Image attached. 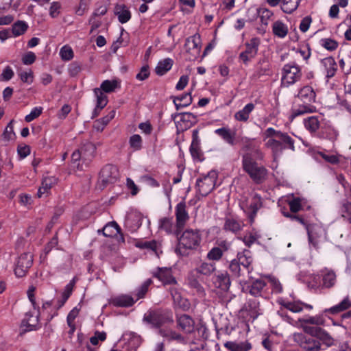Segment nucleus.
<instances>
[{
  "label": "nucleus",
  "mask_w": 351,
  "mask_h": 351,
  "mask_svg": "<svg viewBox=\"0 0 351 351\" xmlns=\"http://www.w3.org/2000/svg\"><path fill=\"white\" fill-rule=\"evenodd\" d=\"M245 146L243 149L246 153L243 156V169L249 174L250 178L256 182H262L267 176V170L261 166H258L256 162L253 160L250 152H254L256 154L257 158H262V152L254 145V141L249 138H243Z\"/></svg>",
  "instance_id": "1"
},
{
  "label": "nucleus",
  "mask_w": 351,
  "mask_h": 351,
  "mask_svg": "<svg viewBox=\"0 0 351 351\" xmlns=\"http://www.w3.org/2000/svg\"><path fill=\"white\" fill-rule=\"evenodd\" d=\"M263 141L265 147L269 149L274 156V160L287 148L294 149V141L287 134L268 128L263 134Z\"/></svg>",
  "instance_id": "2"
},
{
  "label": "nucleus",
  "mask_w": 351,
  "mask_h": 351,
  "mask_svg": "<svg viewBox=\"0 0 351 351\" xmlns=\"http://www.w3.org/2000/svg\"><path fill=\"white\" fill-rule=\"evenodd\" d=\"M201 241L202 235L199 230L188 228L179 238L176 252L181 256H186L189 250H196L199 246Z\"/></svg>",
  "instance_id": "3"
},
{
  "label": "nucleus",
  "mask_w": 351,
  "mask_h": 351,
  "mask_svg": "<svg viewBox=\"0 0 351 351\" xmlns=\"http://www.w3.org/2000/svg\"><path fill=\"white\" fill-rule=\"evenodd\" d=\"M306 280L311 288L330 289L337 283V275L333 270L324 268L320 271L319 275H309Z\"/></svg>",
  "instance_id": "4"
},
{
  "label": "nucleus",
  "mask_w": 351,
  "mask_h": 351,
  "mask_svg": "<svg viewBox=\"0 0 351 351\" xmlns=\"http://www.w3.org/2000/svg\"><path fill=\"white\" fill-rule=\"evenodd\" d=\"M302 69L295 62L285 64L281 71V84L289 87L299 82L302 77Z\"/></svg>",
  "instance_id": "5"
},
{
  "label": "nucleus",
  "mask_w": 351,
  "mask_h": 351,
  "mask_svg": "<svg viewBox=\"0 0 351 351\" xmlns=\"http://www.w3.org/2000/svg\"><path fill=\"white\" fill-rule=\"evenodd\" d=\"M285 216L290 217L292 219H295L302 224L306 226L308 235V241L310 244L314 247H317L318 243L322 240H324L326 237V230L321 224L315 223L310 226H306L304 221L295 215H289V213H284Z\"/></svg>",
  "instance_id": "6"
},
{
  "label": "nucleus",
  "mask_w": 351,
  "mask_h": 351,
  "mask_svg": "<svg viewBox=\"0 0 351 351\" xmlns=\"http://www.w3.org/2000/svg\"><path fill=\"white\" fill-rule=\"evenodd\" d=\"M262 202L261 196L252 193L247 196H243L239 202L241 208L248 216L251 221L253 220L258 210L261 207Z\"/></svg>",
  "instance_id": "7"
},
{
  "label": "nucleus",
  "mask_w": 351,
  "mask_h": 351,
  "mask_svg": "<svg viewBox=\"0 0 351 351\" xmlns=\"http://www.w3.org/2000/svg\"><path fill=\"white\" fill-rule=\"evenodd\" d=\"M217 178V173L210 171L206 175H202L197 180L196 185L198 191L202 196L209 194L215 188Z\"/></svg>",
  "instance_id": "8"
},
{
  "label": "nucleus",
  "mask_w": 351,
  "mask_h": 351,
  "mask_svg": "<svg viewBox=\"0 0 351 351\" xmlns=\"http://www.w3.org/2000/svg\"><path fill=\"white\" fill-rule=\"evenodd\" d=\"M144 321L154 327H160L166 324L172 323L173 319L170 311H152L145 315Z\"/></svg>",
  "instance_id": "9"
},
{
  "label": "nucleus",
  "mask_w": 351,
  "mask_h": 351,
  "mask_svg": "<svg viewBox=\"0 0 351 351\" xmlns=\"http://www.w3.org/2000/svg\"><path fill=\"white\" fill-rule=\"evenodd\" d=\"M33 263V255L30 252L23 253L20 255L16 262L14 274L16 277L21 278L25 276L28 269Z\"/></svg>",
  "instance_id": "10"
},
{
  "label": "nucleus",
  "mask_w": 351,
  "mask_h": 351,
  "mask_svg": "<svg viewBox=\"0 0 351 351\" xmlns=\"http://www.w3.org/2000/svg\"><path fill=\"white\" fill-rule=\"evenodd\" d=\"M123 349L126 351H135L141 343V337L134 332H126L118 341Z\"/></svg>",
  "instance_id": "11"
},
{
  "label": "nucleus",
  "mask_w": 351,
  "mask_h": 351,
  "mask_svg": "<svg viewBox=\"0 0 351 351\" xmlns=\"http://www.w3.org/2000/svg\"><path fill=\"white\" fill-rule=\"evenodd\" d=\"M184 47L186 51L190 55L189 59H196L199 56L201 51L199 36L195 34L186 38Z\"/></svg>",
  "instance_id": "12"
},
{
  "label": "nucleus",
  "mask_w": 351,
  "mask_h": 351,
  "mask_svg": "<svg viewBox=\"0 0 351 351\" xmlns=\"http://www.w3.org/2000/svg\"><path fill=\"white\" fill-rule=\"evenodd\" d=\"M278 314L283 318V319L291 325L298 326V322L306 323L315 325H322L324 322V319L322 315H317L315 316H308L305 318L299 319L298 321H295L291 319L289 316L285 314L282 310L278 311Z\"/></svg>",
  "instance_id": "13"
},
{
  "label": "nucleus",
  "mask_w": 351,
  "mask_h": 351,
  "mask_svg": "<svg viewBox=\"0 0 351 351\" xmlns=\"http://www.w3.org/2000/svg\"><path fill=\"white\" fill-rule=\"evenodd\" d=\"M142 220V214L136 210H132L126 215L125 227L131 232H134L141 226Z\"/></svg>",
  "instance_id": "14"
},
{
  "label": "nucleus",
  "mask_w": 351,
  "mask_h": 351,
  "mask_svg": "<svg viewBox=\"0 0 351 351\" xmlns=\"http://www.w3.org/2000/svg\"><path fill=\"white\" fill-rule=\"evenodd\" d=\"M258 44V40L256 38H252L250 42L246 45V49L240 53L239 58L245 64H247L256 55Z\"/></svg>",
  "instance_id": "15"
},
{
  "label": "nucleus",
  "mask_w": 351,
  "mask_h": 351,
  "mask_svg": "<svg viewBox=\"0 0 351 351\" xmlns=\"http://www.w3.org/2000/svg\"><path fill=\"white\" fill-rule=\"evenodd\" d=\"M249 291L254 296L268 297L270 291L269 287H267L266 278L254 281L250 287Z\"/></svg>",
  "instance_id": "16"
},
{
  "label": "nucleus",
  "mask_w": 351,
  "mask_h": 351,
  "mask_svg": "<svg viewBox=\"0 0 351 351\" xmlns=\"http://www.w3.org/2000/svg\"><path fill=\"white\" fill-rule=\"evenodd\" d=\"M177 325L178 328L186 334H191L195 330V322L193 319L186 314L177 316Z\"/></svg>",
  "instance_id": "17"
},
{
  "label": "nucleus",
  "mask_w": 351,
  "mask_h": 351,
  "mask_svg": "<svg viewBox=\"0 0 351 351\" xmlns=\"http://www.w3.org/2000/svg\"><path fill=\"white\" fill-rule=\"evenodd\" d=\"M153 276L164 285H176V280L172 275L171 269L167 267L158 268Z\"/></svg>",
  "instance_id": "18"
},
{
  "label": "nucleus",
  "mask_w": 351,
  "mask_h": 351,
  "mask_svg": "<svg viewBox=\"0 0 351 351\" xmlns=\"http://www.w3.org/2000/svg\"><path fill=\"white\" fill-rule=\"evenodd\" d=\"M321 68L323 72L326 74V77H332L337 70V64L335 59L330 56L323 58L320 61Z\"/></svg>",
  "instance_id": "19"
},
{
  "label": "nucleus",
  "mask_w": 351,
  "mask_h": 351,
  "mask_svg": "<svg viewBox=\"0 0 351 351\" xmlns=\"http://www.w3.org/2000/svg\"><path fill=\"white\" fill-rule=\"evenodd\" d=\"M186 208V206L184 202L178 203L176 206L175 213L176 217L177 227L178 228H183L189 219V216Z\"/></svg>",
  "instance_id": "20"
},
{
  "label": "nucleus",
  "mask_w": 351,
  "mask_h": 351,
  "mask_svg": "<svg viewBox=\"0 0 351 351\" xmlns=\"http://www.w3.org/2000/svg\"><path fill=\"white\" fill-rule=\"evenodd\" d=\"M170 291L173 300V304L176 308H179L182 310H187L189 308V301L182 295L180 291L176 287L171 288Z\"/></svg>",
  "instance_id": "21"
},
{
  "label": "nucleus",
  "mask_w": 351,
  "mask_h": 351,
  "mask_svg": "<svg viewBox=\"0 0 351 351\" xmlns=\"http://www.w3.org/2000/svg\"><path fill=\"white\" fill-rule=\"evenodd\" d=\"M325 119L322 114L311 116L304 120V124L306 130L311 132L317 131L319 128L322 129L323 122Z\"/></svg>",
  "instance_id": "22"
},
{
  "label": "nucleus",
  "mask_w": 351,
  "mask_h": 351,
  "mask_svg": "<svg viewBox=\"0 0 351 351\" xmlns=\"http://www.w3.org/2000/svg\"><path fill=\"white\" fill-rule=\"evenodd\" d=\"M298 97L304 103H312L315 101L316 93L312 86L306 85L299 89Z\"/></svg>",
  "instance_id": "23"
},
{
  "label": "nucleus",
  "mask_w": 351,
  "mask_h": 351,
  "mask_svg": "<svg viewBox=\"0 0 351 351\" xmlns=\"http://www.w3.org/2000/svg\"><path fill=\"white\" fill-rule=\"evenodd\" d=\"M190 152L194 160L202 161L203 154L200 149V139L198 137L197 131L195 130L193 134V140L190 146Z\"/></svg>",
  "instance_id": "24"
},
{
  "label": "nucleus",
  "mask_w": 351,
  "mask_h": 351,
  "mask_svg": "<svg viewBox=\"0 0 351 351\" xmlns=\"http://www.w3.org/2000/svg\"><path fill=\"white\" fill-rule=\"evenodd\" d=\"M235 259L247 273L250 271L252 269L251 264L253 261L250 251L245 250L238 253Z\"/></svg>",
  "instance_id": "25"
},
{
  "label": "nucleus",
  "mask_w": 351,
  "mask_h": 351,
  "mask_svg": "<svg viewBox=\"0 0 351 351\" xmlns=\"http://www.w3.org/2000/svg\"><path fill=\"white\" fill-rule=\"evenodd\" d=\"M57 182V179L53 176L45 177L43 179L41 186L39 187L37 195L38 197H43L47 195L50 189Z\"/></svg>",
  "instance_id": "26"
},
{
  "label": "nucleus",
  "mask_w": 351,
  "mask_h": 351,
  "mask_svg": "<svg viewBox=\"0 0 351 351\" xmlns=\"http://www.w3.org/2000/svg\"><path fill=\"white\" fill-rule=\"evenodd\" d=\"M278 302L283 308L295 313H300L304 309V303L299 300L289 301L284 298H279Z\"/></svg>",
  "instance_id": "27"
},
{
  "label": "nucleus",
  "mask_w": 351,
  "mask_h": 351,
  "mask_svg": "<svg viewBox=\"0 0 351 351\" xmlns=\"http://www.w3.org/2000/svg\"><path fill=\"white\" fill-rule=\"evenodd\" d=\"M215 133L219 136L226 143L230 145L235 144V132L232 131L228 127L218 128L215 130Z\"/></svg>",
  "instance_id": "28"
},
{
  "label": "nucleus",
  "mask_w": 351,
  "mask_h": 351,
  "mask_svg": "<svg viewBox=\"0 0 351 351\" xmlns=\"http://www.w3.org/2000/svg\"><path fill=\"white\" fill-rule=\"evenodd\" d=\"M80 150L82 155V162L87 165L88 162L94 157L96 147L93 143L87 142L80 149Z\"/></svg>",
  "instance_id": "29"
},
{
  "label": "nucleus",
  "mask_w": 351,
  "mask_h": 351,
  "mask_svg": "<svg viewBox=\"0 0 351 351\" xmlns=\"http://www.w3.org/2000/svg\"><path fill=\"white\" fill-rule=\"evenodd\" d=\"M114 14L121 23H125L131 19L129 8L123 4H117L114 8Z\"/></svg>",
  "instance_id": "30"
},
{
  "label": "nucleus",
  "mask_w": 351,
  "mask_h": 351,
  "mask_svg": "<svg viewBox=\"0 0 351 351\" xmlns=\"http://www.w3.org/2000/svg\"><path fill=\"white\" fill-rule=\"evenodd\" d=\"M94 93L97 98L96 107L94 110V115L97 116L99 112L107 105L108 97L99 88L94 89Z\"/></svg>",
  "instance_id": "31"
},
{
  "label": "nucleus",
  "mask_w": 351,
  "mask_h": 351,
  "mask_svg": "<svg viewBox=\"0 0 351 351\" xmlns=\"http://www.w3.org/2000/svg\"><path fill=\"white\" fill-rule=\"evenodd\" d=\"M351 307V300H350L348 296H346L343 298V300L339 302V304L328 308H326L324 311V313H329L333 315L338 314L342 311H344Z\"/></svg>",
  "instance_id": "32"
},
{
  "label": "nucleus",
  "mask_w": 351,
  "mask_h": 351,
  "mask_svg": "<svg viewBox=\"0 0 351 351\" xmlns=\"http://www.w3.org/2000/svg\"><path fill=\"white\" fill-rule=\"evenodd\" d=\"M215 286L223 291H227L230 286V280L227 272H219L214 280Z\"/></svg>",
  "instance_id": "33"
},
{
  "label": "nucleus",
  "mask_w": 351,
  "mask_h": 351,
  "mask_svg": "<svg viewBox=\"0 0 351 351\" xmlns=\"http://www.w3.org/2000/svg\"><path fill=\"white\" fill-rule=\"evenodd\" d=\"M117 174V169L116 167L108 165H106L100 172V177L102 180L106 182H112L115 179Z\"/></svg>",
  "instance_id": "34"
},
{
  "label": "nucleus",
  "mask_w": 351,
  "mask_h": 351,
  "mask_svg": "<svg viewBox=\"0 0 351 351\" xmlns=\"http://www.w3.org/2000/svg\"><path fill=\"white\" fill-rule=\"evenodd\" d=\"M230 351H248L252 348L251 344L247 341H228L224 344Z\"/></svg>",
  "instance_id": "35"
},
{
  "label": "nucleus",
  "mask_w": 351,
  "mask_h": 351,
  "mask_svg": "<svg viewBox=\"0 0 351 351\" xmlns=\"http://www.w3.org/2000/svg\"><path fill=\"white\" fill-rule=\"evenodd\" d=\"M173 64V60L170 58H167L160 60L156 68L155 72L158 75H163L168 72Z\"/></svg>",
  "instance_id": "36"
},
{
  "label": "nucleus",
  "mask_w": 351,
  "mask_h": 351,
  "mask_svg": "<svg viewBox=\"0 0 351 351\" xmlns=\"http://www.w3.org/2000/svg\"><path fill=\"white\" fill-rule=\"evenodd\" d=\"M254 105L252 103L246 104L241 110L234 114V119L239 121L246 122L251 112L254 109Z\"/></svg>",
  "instance_id": "37"
},
{
  "label": "nucleus",
  "mask_w": 351,
  "mask_h": 351,
  "mask_svg": "<svg viewBox=\"0 0 351 351\" xmlns=\"http://www.w3.org/2000/svg\"><path fill=\"white\" fill-rule=\"evenodd\" d=\"M266 278L267 287H269L270 293H280L282 291V285L276 277L268 276Z\"/></svg>",
  "instance_id": "38"
},
{
  "label": "nucleus",
  "mask_w": 351,
  "mask_h": 351,
  "mask_svg": "<svg viewBox=\"0 0 351 351\" xmlns=\"http://www.w3.org/2000/svg\"><path fill=\"white\" fill-rule=\"evenodd\" d=\"M101 232L106 237H111L119 234L120 228L116 222L112 221L107 223L102 230H98V233Z\"/></svg>",
  "instance_id": "39"
},
{
  "label": "nucleus",
  "mask_w": 351,
  "mask_h": 351,
  "mask_svg": "<svg viewBox=\"0 0 351 351\" xmlns=\"http://www.w3.org/2000/svg\"><path fill=\"white\" fill-rule=\"evenodd\" d=\"M322 130L323 132L330 140H336L339 136L338 130L336 129L329 121L326 119L324 122H323Z\"/></svg>",
  "instance_id": "40"
},
{
  "label": "nucleus",
  "mask_w": 351,
  "mask_h": 351,
  "mask_svg": "<svg viewBox=\"0 0 351 351\" xmlns=\"http://www.w3.org/2000/svg\"><path fill=\"white\" fill-rule=\"evenodd\" d=\"M192 102L191 93L182 94L180 96L176 97L173 103L177 110L189 106Z\"/></svg>",
  "instance_id": "41"
},
{
  "label": "nucleus",
  "mask_w": 351,
  "mask_h": 351,
  "mask_svg": "<svg viewBox=\"0 0 351 351\" xmlns=\"http://www.w3.org/2000/svg\"><path fill=\"white\" fill-rule=\"evenodd\" d=\"M136 300L128 295H122L114 298L112 304L117 306L128 307L132 306Z\"/></svg>",
  "instance_id": "42"
},
{
  "label": "nucleus",
  "mask_w": 351,
  "mask_h": 351,
  "mask_svg": "<svg viewBox=\"0 0 351 351\" xmlns=\"http://www.w3.org/2000/svg\"><path fill=\"white\" fill-rule=\"evenodd\" d=\"M272 30L274 34L280 38H285L288 34L287 25L280 21L274 23Z\"/></svg>",
  "instance_id": "43"
},
{
  "label": "nucleus",
  "mask_w": 351,
  "mask_h": 351,
  "mask_svg": "<svg viewBox=\"0 0 351 351\" xmlns=\"http://www.w3.org/2000/svg\"><path fill=\"white\" fill-rule=\"evenodd\" d=\"M215 263L202 261L198 265L196 270L200 274L210 276L215 271Z\"/></svg>",
  "instance_id": "44"
},
{
  "label": "nucleus",
  "mask_w": 351,
  "mask_h": 351,
  "mask_svg": "<svg viewBox=\"0 0 351 351\" xmlns=\"http://www.w3.org/2000/svg\"><path fill=\"white\" fill-rule=\"evenodd\" d=\"M29 25L27 22L24 21H17L12 25V33L14 37L19 36L24 34Z\"/></svg>",
  "instance_id": "45"
},
{
  "label": "nucleus",
  "mask_w": 351,
  "mask_h": 351,
  "mask_svg": "<svg viewBox=\"0 0 351 351\" xmlns=\"http://www.w3.org/2000/svg\"><path fill=\"white\" fill-rule=\"evenodd\" d=\"M326 162L332 165L338 164L340 161L341 156L328 151H323L317 153Z\"/></svg>",
  "instance_id": "46"
},
{
  "label": "nucleus",
  "mask_w": 351,
  "mask_h": 351,
  "mask_svg": "<svg viewBox=\"0 0 351 351\" xmlns=\"http://www.w3.org/2000/svg\"><path fill=\"white\" fill-rule=\"evenodd\" d=\"M301 0H281V9L285 13H292L295 11Z\"/></svg>",
  "instance_id": "47"
},
{
  "label": "nucleus",
  "mask_w": 351,
  "mask_h": 351,
  "mask_svg": "<svg viewBox=\"0 0 351 351\" xmlns=\"http://www.w3.org/2000/svg\"><path fill=\"white\" fill-rule=\"evenodd\" d=\"M160 335L168 340H177L180 342H184V338L179 333L170 329H160Z\"/></svg>",
  "instance_id": "48"
},
{
  "label": "nucleus",
  "mask_w": 351,
  "mask_h": 351,
  "mask_svg": "<svg viewBox=\"0 0 351 351\" xmlns=\"http://www.w3.org/2000/svg\"><path fill=\"white\" fill-rule=\"evenodd\" d=\"M316 111V108L314 106L306 104L300 105L298 108H294L292 112L291 116L295 117L298 116L303 115L307 113H312Z\"/></svg>",
  "instance_id": "49"
},
{
  "label": "nucleus",
  "mask_w": 351,
  "mask_h": 351,
  "mask_svg": "<svg viewBox=\"0 0 351 351\" xmlns=\"http://www.w3.org/2000/svg\"><path fill=\"white\" fill-rule=\"evenodd\" d=\"M80 310V308L75 306L69 312L67 315L66 322L69 327L70 328V334H73L75 330V319L78 316Z\"/></svg>",
  "instance_id": "50"
},
{
  "label": "nucleus",
  "mask_w": 351,
  "mask_h": 351,
  "mask_svg": "<svg viewBox=\"0 0 351 351\" xmlns=\"http://www.w3.org/2000/svg\"><path fill=\"white\" fill-rule=\"evenodd\" d=\"M311 334L317 336L322 339L326 345L330 346L332 343V339L331 337L320 328H311Z\"/></svg>",
  "instance_id": "51"
},
{
  "label": "nucleus",
  "mask_w": 351,
  "mask_h": 351,
  "mask_svg": "<svg viewBox=\"0 0 351 351\" xmlns=\"http://www.w3.org/2000/svg\"><path fill=\"white\" fill-rule=\"evenodd\" d=\"M129 145L134 152L138 151L143 147V140L140 135L133 134L130 137Z\"/></svg>",
  "instance_id": "52"
},
{
  "label": "nucleus",
  "mask_w": 351,
  "mask_h": 351,
  "mask_svg": "<svg viewBox=\"0 0 351 351\" xmlns=\"http://www.w3.org/2000/svg\"><path fill=\"white\" fill-rule=\"evenodd\" d=\"M119 82L116 80H105L104 81L101 86L100 89L105 93H111L114 91L116 88L118 86Z\"/></svg>",
  "instance_id": "53"
},
{
  "label": "nucleus",
  "mask_w": 351,
  "mask_h": 351,
  "mask_svg": "<svg viewBox=\"0 0 351 351\" xmlns=\"http://www.w3.org/2000/svg\"><path fill=\"white\" fill-rule=\"evenodd\" d=\"M225 229L233 232H237L240 230L241 223L234 219H228L225 223Z\"/></svg>",
  "instance_id": "54"
},
{
  "label": "nucleus",
  "mask_w": 351,
  "mask_h": 351,
  "mask_svg": "<svg viewBox=\"0 0 351 351\" xmlns=\"http://www.w3.org/2000/svg\"><path fill=\"white\" fill-rule=\"evenodd\" d=\"M229 268L232 274L237 277L243 275L245 271L235 258L231 261Z\"/></svg>",
  "instance_id": "55"
},
{
  "label": "nucleus",
  "mask_w": 351,
  "mask_h": 351,
  "mask_svg": "<svg viewBox=\"0 0 351 351\" xmlns=\"http://www.w3.org/2000/svg\"><path fill=\"white\" fill-rule=\"evenodd\" d=\"M302 348L307 351H319L320 343L313 338H308L307 341L302 344Z\"/></svg>",
  "instance_id": "56"
},
{
  "label": "nucleus",
  "mask_w": 351,
  "mask_h": 351,
  "mask_svg": "<svg viewBox=\"0 0 351 351\" xmlns=\"http://www.w3.org/2000/svg\"><path fill=\"white\" fill-rule=\"evenodd\" d=\"M159 228L167 233H171L173 230V222L171 218H163L160 219Z\"/></svg>",
  "instance_id": "57"
},
{
  "label": "nucleus",
  "mask_w": 351,
  "mask_h": 351,
  "mask_svg": "<svg viewBox=\"0 0 351 351\" xmlns=\"http://www.w3.org/2000/svg\"><path fill=\"white\" fill-rule=\"evenodd\" d=\"M60 56L62 60L69 61L73 58V51L69 45H64L60 50Z\"/></svg>",
  "instance_id": "58"
},
{
  "label": "nucleus",
  "mask_w": 351,
  "mask_h": 351,
  "mask_svg": "<svg viewBox=\"0 0 351 351\" xmlns=\"http://www.w3.org/2000/svg\"><path fill=\"white\" fill-rule=\"evenodd\" d=\"M222 250L220 247H214L207 254V258L210 261H217L223 256Z\"/></svg>",
  "instance_id": "59"
},
{
  "label": "nucleus",
  "mask_w": 351,
  "mask_h": 351,
  "mask_svg": "<svg viewBox=\"0 0 351 351\" xmlns=\"http://www.w3.org/2000/svg\"><path fill=\"white\" fill-rule=\"evenodd\" d=\"M258 13L259 14L261 23L263 25H267L273 15V12L266 8H260L258 10Z\"/></svg>",
  "instance_id": "60"
},
{
  "label": "nucleus",
  "mask_w": 351,
  "mask_h": 351,
  "mask_svg": "<svg viewBox=\"0 0 351 351\" xmlns=\"http://www.w3.org/2000/svg\"><path fill=\"white\" fill-rule=\"evenodd\" d=\"M19 76L23 82L27 84H31L34 81V73L31 69L21 71Z\"/></svg>",
  "instance_id": "61"
},
{
  "label": "nucleus",
  "mask_w": 351,
  "mask_h": 351,
  "mask_svg": "<svg viewBox=\"0 0 351 351\" xmlns=\"http://www.w3.org/2000/svg\"><path fill=\"white\" fill-rule=\"evenodd\" d=\"M320 45L328 51H334L338 47V43L331 38H323L320 40Z\"/></svg>",
  "instance_id": "62"
},
{
  "label": "nucleus",
  "mask_w": 351,
  "mask_h": 351,
  "mask_svg": "<svg viewBox=\"0 0 351 351\" xmlns=\"http://www.w3.org/2000/svg\"><path fill=\"white\" fill-rule=\"evenodd\" d=\"M290 209L292 212L296 213L303 208L304 199L300 198H293L289 202Z\"/></svg>",
  "instance_id": "63"
},
{
  "label": "nucleus",
  "mask_w": 351,
  "mask_h": 351,
  "mask_svg": "<svg viewBox=\"0 0 351 351\" xmlns=\"http://www.w3.org/2000/svg\"><path fill=\"white\" fill-rule=\"evenodd\" d=\"M342 217L347 219L351 224V203H343L341 208Z\"/></svg>",
  "instance_id": "64"
}]
</instances>
